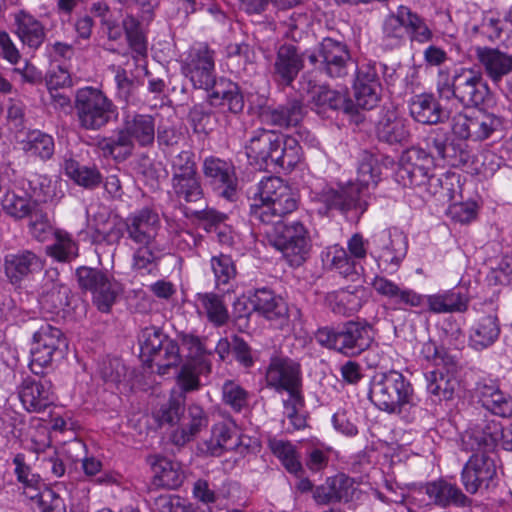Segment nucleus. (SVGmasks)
<instances>
[{
	"mask_svg": "<svg viewBox=\"0 0 512 512\" xmlns=\"http://www.w3.org/2000/svg\"><path fill=\"white\" fill-rule=\"evenodd\" d=\"M379 159L368 152L361 155L357 170V181L347 184L325 185L313 192V200L323 205L319 213L338 210L342 213L355 210L363 213L367 207V191L380 181Z\"/></svg>",
	"mask_w": 512,
	"mask_h": 512,
	"instance_id": "nucleus-1",
	"label": "nucleus"
},
{
	"mask_svg": "<svg viewBox=\"0 0 512 512\" xmlns=\"http://www.w3.org/2000/svg\"><path fill=\"white\" fill-rule=\"evenodd\" d=\"M369 399L379 410L406 422L415 418L418 398L411 382L399 371L375 373L370 381Z\"/></svg>",
	"mask_w": 512,
	"mask_h": 512,
	"instance_id": "nucleus-2",
	"label": "nucleus"
},
{
	"mask_svg": "<svg viewBox=\"0 0 512 512\" xmlns=\"http://www.w3.org/2000/svg\"><path fill=\"white\" fill-rule=\"evenodd\" d=\"M245 152L250 163L259 169L273 165L289 170L301 159V149L294 137H284L266 129L253 132Z\"/></svg>",
	"mask_w": 512,
	"mask_h": 512,
	"instance_id": "nucleus-3",
	"label": "nucleus"
},
{
	"mask_svg": "<svg viewBox=\"0 0 512 512\" xmlns=\"http://www.w3.org/2000/svg\"><path fill=\"white\" fill-rule=\"evenodd\" d=\"M249 214L252 221L265 225L276 222L297 208V198L291 188L279 177L263 178L249 196Z\"/></svg>",
	"mask_w": 512,
	"mask_h": 512,
	"instance_id": "nucleus-4",
	"label": "nucleus"
},
{
	"mask_svg": "<svg viewBox=\"0 0 512 512\" xmlns=\"http://www.w3.org/2000/svg\"><path fill=\"white\" fill-rule=\"evenodd\" d=\"M249 214L252 221L265 225L276 222L297 208V198L291 188L279 177L263 178L249 196Z\"/></svg>",
	"mask_w": 512,
	"mask_h": 512,
	"instance_id": "nucleus-5",
	"label": "nucleus"
},
{
	"mask_svg": "<svg viewBox=\"0 0 512 512\" xmlns=\"http://www.w3.org/2000/svg\"><path fill=\"white\" fill-rule=\"evenodd\" d=\"M436 90L441 99H454L465 107H473L484 102L489 89L479 70L457 67L451 71L448 67H440Z\"/></svg>",
	"mask_w": 512,
	"mask_h": 512,
	"instance_id": "nucleus-6",
	"label": "nucleus"
},
{
	"mask_svg": "<svg viewBox=\"0 0 512 512\" xmlns=\"http://www.w3.org/2000/svg\"><path fill=\"white\" fill-rule=\"evenodd\" d=\"M433 36L426 20L405 5H399L395 11H390L381 24V43L390 50L403 46L407 37L412 42L425 44Z\"/></svg>",
	"mask_w": 512,
	"mask_h": 512,
	"instance_id": "nucleus-7",
	"label": "nucleus"
},
{
	"mask_svg": "<svg viewBox=\"0 0 512 512\" xmlns=\"http://www.w3.org/2000/svg\"><path fill=\"white\" fill-rule=\"evenodd\" d=\"M265 232L271 244L279 250L292 267H299L310 257L313 241L310 230L301 221L270 222Z\"/></svg>",
	"mask_w": 512,
	"mask_h": 512,
	"instance_id": "nucleus-8",
	"label": "nucleus"
},
{
	"mask_svg": "<svg viewBox=\"0 0 512 512\" xmlns=\"http://www.w3.org/2000/svg\"><path fill=\"white\" fill-rule=\"evenodd\" d=\"M74 108L79 126L89 131L102 129L118 115L113 101L101 89L93 86L76 91Z\"/></svg>",
	"mask_w": 512,
	"mask_h": 512,
	"instance_id": "nucleus-9",
	"label": "nucleus"
},
{
	"mask_svg": "<svg viewBox=\"0 0 512 512\" xmlns=\"http://www.w3.org/2000/svg\"><path fill=\"white\" fill-rule=\"evenodd\" d=\"M421 353L437 367L425 374L428 393L435 397V401L450 400L459 385L454 374L456 370L454 357L431 341L423 344Z\"/></svg>",
	"mask_w": 512,
	"mask_h": 512,
	"instance_id": "nucleus-10",
	"label": "nucleus"
},
{
	"mask_svg": "<svg viewBox=\"0 0 512 512\" xmlns=\"http://www.w3.org/2000/svg\"><path fill=\"white\" fill-rule=\"evenodd\" d=\"M317 339L330 349L346 356H355L370 347L374 332L368 323L349 321L338 329H320Z\"/></svg>",
	"mask_w": 512,
	"mask_h": 512,
	"instance_id": "nucleus-11",
	"label": "nucleus"
},
{
	"mask_svg": "<svg viewBox=\"0 0 512 512\" xmlns=\"http://www.w3.org/2000/svg\"><path fill=\"white\" fill-rule=\"evenodd\" d=\"M155 140V121L151 115L126 112L123 116L122 128L117 137L105 141L102 149L113 155L117 147H124L130 152L134 144L148 147Z\"/></svg>",
	"mask_w": 512,
	"mask_h": 512,
	"instance_id": "nucleus-12",
	"label": "nucleus"
},
{
	"mask_svg": "<svg viewBox=\"0 0 512 512\" xmlns=\"http://www.w3.org/2000/svg\"><path fill=\"white\" fill-rule=\"evenodd\" d=\"M265 385L278 394L288 397L302 394V368L299 362L282 354H273L264 372Z\"/></svg>",
	"mask_w": 512,
	"mask_h": 512,
	"instance_id": "nucleus-13",
	"label": "nucleus"
},
{
	"mask_svg": "<svg viewBox=\"0 0 512 512\" xmlns=\"http://www.w3.org/2000/svg\"><path fill=\"white\" fill-rule=\"evenodd\" d=\"M77 276L81 288L92 293L97 308L102 312H109L122 291L120 283L101 270L87 267L79 268Z\"/></svg>",
	"mask_w": 512,
	"mask_h": 512,
	"instance_id": "nucleus-14",
	"label": "nucleus"
},
{
	"mask_svg": "<svg viewBox=\"0 0 512 512\" xmlns=\"http://www.w3.org/2000/svg\"><path fill=\"white\" fill-rule=\"evenodd\" d=\"M502 124V119L497 115L475 110L469 114L459 113L453 116L452 131L461 139L483 141L498 131Z\"/></svg>",
	"mask_w": 512,
	"mask_h": 512,
	"instance_id": "nucleus-15",
	"label": "nucleus"
},
{
	"mask_svg": "<svg viewBox=\"0 0 512 512\" xmlns=\"http://www.w3.org/2000/svg\"><path fill=\"white\" fill-rule=\"evenodd\" d=\"M433 167V156L425 150L411 147L405 150L395 171V181L403 187H417L427 183Z\"/></svg>",
	"mask_w": 512,
	"mask_h": 512,
	"instance_id": "nucleus-16",
	"label": "nucleus"
},
{
	"mask_svg": "<svg viewBox=\"0 0 512 512\" xmlns=\"http://www.w3.org/2000/svg\"><path fill=\"white\" fill-rule=\"evenodd\" d=\"M66 339L59 328L43 324L33 335L30 350V369L34 374L42 373L43 368L52 363L54 355L66 347Z\"/></svg>",
	"mask_w": 512,
	"mask_h": 512,
	"instance_id": "nucleus-17",
	"label": "nucleus"
},
{
	"mask_svg": "<svg viewBox=\"0 0 512 512\" xmlns=\"http://www.w3.org/2000/svg\"><path fill=\"white\" fill-rule=\"evenodd\" d=\"M496 478L495 460L487 453L472 454L461 473L462 484L470 494L489 489L495 484Z\"/></svg>",
	"mask_w": 512,
	"mask_h": 512,
	"instance_id": "nucleus-18",
	"label": "nucleus"
},
{
	"mask_svg": "<svg viewBox=\"0 0 512 512\" xmlns=\"http://www.w3.org/2000/svg\"><path fill=\"white\" fill-rule=\"evenodd\" d=\"M412 499L420 506L435 505L446 508L450 505L466 506L469 499L460 488L446 480L428 482L413 492Z\"/></svg>",
	"mask_w": 512,
	"mask_h": 512,
	"instance_id": "nucleus-19",
	"label": "nucleus"
},
{
	"mask_svg": "<svg viewBox=\"0 0 512 512\" xmlns=\"http://www.w3.org/2000/svg\"><path fill=\"white\" fill-rule=\"evenodd\" d=\"M300 90L307 93L311 109L319 115H324L328 110L343 109L347 111L350 108L345 93L330 89L325 85H319L312 73L302 76Z\"/></svg>",
	"mask_w": 512,
	"mask_h": 512,
	"instance_id": "nucleus-20",
	"label": "nucleus"
},
{
	"mask_svg": "<svg viewBox=\"0 0 512 512\" xmlns=\"http://www.w3.org/2000/svg\"><path fill=\"white\" fill-rule=\"evenodd\" d=\"M124 228L126 240L132 245L151 244L158 242L161 220L156 211L145 207L128 214L124 219Z\"/></svg>",
	"mask_w": 512,
	"mask_h": 512,
	"instance_id": "nucleus-21",
	"label": "nucleus"
},
{
	"mask_svg": "<svg viewBox=\"0 0 512 512\" xmlns=\"http://www.w3.org/2000/svg\"><path fill=\"white\" fill-rule=\"evenodd\" d=\"M311 64L320 63L330 77H343L348 73V64L351 59L349 50L341 41L324 38L316 52L308 57Z\"/></svg>",
	"mask_w": 512,
	"mask_h": 512,
	"instance_id": "nucleus-22",
	"label": "nucleus"
},
{
	"mask_svg": "<svg viewBox=\"0 0 512 512\" xmlns=\"http://www.w3.org/2000/svg\"><path fill=\"white\" fill-rule=\"evenodd\" d=\"M386 70L382 63H366L358 68L354 83V96L356 105L363 109H373L380 100L381 85L379 83V70Z\"/></svg>",
	"mask_w": 512,
	"mask_h": 512,
	"instance_id": "nucleus-23",
	"label": "nucleus"
},
{
	"mask_svg": "<svg viewBox=\"0 0 512 512\" xmlns=\"http://www.w3.org/2000/svg\"><path fill=\"white\" fill-rule=\"evenodd\" d=\"M374 242L379 248V266L393 273L397 270L407 253V241L402 232L397 229H385L374 236Z\"/></svg>",
	"mask_w": 512,
	"mask_h": 512,
	"instance_id": "nucleus-24",
	"label": "nucleus"
},
{
	"mask_svg": "<svg viewBox=\"0 0 512 512\" xmlns=\"http://www.w3.org/2000/svg\"><path fill=\"white\" fill-rule=\"evenodd\" d=\"M44 268L42 257L30 250L9 253L4 259L5 275L12 285L20 286L30 281Z\"/></svg>",
	"mask_w": 512,
	"mask_h": 512,
	"instance_id": "nucleus-25",
	"label": "nucleus"
},
{
	"mask_svg": "<svg viewBox=\"0 0 512 512\" xmlns=\"http://www.w3.org/2000/svg\"><path fill=\"white\" fill-rule=\"evenodd\" d=\"M499 422L481 420L470 424L461 436V448L467 452L489 454L498 444Z\"/></svg>",
	"mask_w": 512,
	"mask_h": 512,
	"instance_id": "nucleus-26",
	"label": "nucleus"
},
{
	"mask_svg": "<svg viewBox=\"0 0 512 512\" xmlns=\"http://www.w3.org/2000/svg\"><path fill=\"white\" fill-rule=\"evenodd\" d=\"M204 176L219 194L227 200H234L237 177L232 163L216 157H208L203 163Z\"/></svg>",
	"mask_w": 512,
	"mask_h": 512,
	"instance_id": "nucleus-27",
	"label": "nucleus"
},
{
	"mask_svg": "<svg viewBox=\"0 0 512 512\" xmlns=\"http://www.w3.org/2000/svg\"><path fill=\"white\" fill-rule=\"evenodd\" d=\"M19 399L28 412L40 413L55 401L53 386L48 379L26 378L18 387Z\"/></svg>",
	"mask_w": 512,
	"mask_h": 512,
	"instance_id": "nucleus-28",
	"label": "nucleus"
},
{
	"mask_svg": "<svg viewBox=\"0 0 512 512\" xmlns=\"http://www.w3.org/2000/svg\"><path fill=\"white\" fill-rule=\"evenodd\" d=\"M304 67L303 55L292 44L281 45L272 65L273 80L282 86H290Z\"/></svg>",
	"mask_w": 512,
	"mask_h": 512,
	"instance_id": "nucleus-29",
	"label": "nucleus"
},
{
	"mask_svg": "<svg viewBox=\"0 0 512 512\" xmlns=\"http://www.w3.org/2000/svg\"><path fill=\"white\" fill-rule=\"evenodd\" d=\"M475 394L482 406L490 413L503 417H512V396L502 391L498 384L490 379L476 383Z\"/></svg>",
	"mask_w": 512,
	"mask_h": 512,
	"instance_id": "nucleus-30",
	"label": "nucleus"
},
{
	"mask_svg": "<svg viewBox=\"0 0 512 512\" xmlns=\"http://www.w3.org/2000/svg\"><path fill=\"white\" fill-rule=\"evenodd\" d=\"M371 285L378 294L391 299L398 306V309L421 308L426 304V295L419 294L409 288L400 287L383 276H375Z\"/></svg>",
	"mask_w": 512,
	"mask_h": 512,
	"instance_id": "nucleus-31",
	"label": "nucleus"
},
{
	"mask_svg": "<svg viewBox=\"0 0 512 512\" xmlns=\"http://www.w3.org/2000/svg\"><path fill=\"white\" fill-rule=\"evenodd\" d=\"M206 92L207 100L213 107H219L232 113H239L244 108V99L239 87L230 79L217 78Z\"/></svg>",
	"mask_w": 512,
	"mask_h": 512,
	"instance_id": "nucleus-32",
	"label": "nucleus"
},
{
	"mask_svg": "<svg viewBox=\"0 0 512 512\" xmlns=\"http://www.w3.org/2000/svg\"><path fill=\"white\" fill-rule=\"evenodd\" d=\"M475 53L485 75L493 84H499L512 73V54L490 47H477Z\"/></svg>",
	"mask_w": 512,
	"mask_h": 512,
	"instance_id": "nucleus-33",
	"label": "nucleus"
},
{
	"mask_svg": "<svg viewBox=\"0 0 512 512\" xmlns=\"http://www.w3.org/2000/svg\"><path fill=\"white\" fill-rule=\"evenodd\" d=\"M241 443L236 424L231 419H226L213 424L210 438L205 441V447L210 455L221 456L226 451L239 449Z\"/></svg>",
	"mask_w": 512,
	"mask_h": 512,
	"instance_id": "nucleus-34",
	"label": "nucleus"
},
{
	"mask_svg": "<svg viewBox=\"0 0 512 512\" xmlns=\"http://www.w3.org/2000/svg\"><path fill=\"white\" fill-rule=\"evenodd\" d=\"M70 289L59 279L57 270H48L40 287V303L52 312L63 310L69 305Z\"/></svg>",
	"mask_w": 512,
	"mask_h": 512,
	"instance_id": "nucleus-35",
	"label": "nucleus"
},
{
	"mask_svg": "<svg viewBox=\"0 0 512 512\" xmlns=\"http://www.w3.org/2000/svg\"><path fill=\"white\" fill-rule=\"evenodd\" d=\"M153 471V483L157 487L176 489L184 481V472L179 462L161 455L148 458Z\"/></svg>",
	"mask_w": 512,
	"mask_h": 512,
	"instance_id": "nucleus-36",
	"label": "nucleus"
},
{
	"mask_svg": "<svg viewBox=\"0 0 512 512\" xmlns=\"http://www.w3.org/2000/svg\"><path fill=\"white\" fill-rule=\"evenodd\" d=\"M253 310L269 321L284 323L288 319V306L284 299L266 288L258 289L250 298Z\"/></svg>",
	"mask_w": 512,
	"mask_h": 512,
	"instance_id": "nucleus-37",
	"label": "nucleus"
},
{
	"mask_svg": "<svg viewBox=\"0 0 512 512\" xmlns=\"http://www.w3.org/2000/svg\"><path fill=\"white\" fill-rule=\"evenodd\" d=\"M376 133L380 141L388 144H404L410 138L407 120L393 109L383 113L377 124Z\"/></svg>",
	"mask_w": 512,
	"mask_h": 512,
	"instance_id": "nucleus-38",
	"label": "nucleus"
},
{
	"mask_svg": "<svg viewBox=\"0 0 512 512\" xmlns=\"http://www.w3.org/2000/svg\"><path fill=\"white\" fill-rule=\"evenodd\" d=\"M411 117L422 124H437L450 117V112L442 109L431 94H419L409 100Z\"/></svg>",
	"mask_w": 512,
	"mask_h": 512,
	"instance_id": "nucleus-39",
	"label": "nucleus"
},
{
	"mask_svg": "<svg viewBox=\"0 0 512 512\" xmlns=\"http://www.w3.org/2000/svg\"><path fill=\"white\" fill-rule=\"evenodd\" d=\"M365 289L361 286L347 287L327 293L326 305L339 315H352L364 303Z\"/></svg>",
	"mask_w": 512,
	"mask_h": 512,
	"instance_id": "nucleus-40",
	"label": "nucleus"
},
{
	"mask_svg": "<svg viewBox=\"0 0 512 512\" xmlns=\"http://www.w3.org/2000/svg\"><path fill=\"white\" fill-rule=\"evenodd\" d=\"M194 301L197 313L214 326L221 327L228 322L229 312L220 295L214 292L197 293Z\"/></svg>",
	"mask_w": 512,
	"mask_h": 512,
	"instance_id": "nucleus-41",
	"label": "nucleus"
},
{
	"mask_svg": "<svg viewBox=\"0 0 512 512\" xmlns=\"http://www.w3.org/2000/svg\"><path fill=\"white\" fill-rule=\"evenodd\" d=\"M208 425V417L204 409L191 404L183 416L181 427L172 434V441L179 446L191 441L203 428Z\"/></svg>",
	"mask_w": 512,
	"mask_h": 512,
	"instance_id": "nucleus-42",
	"label": "nucleus"
},
{
	"mask_svg": "<svg viewBox=\"0 0 512 512\" xmlns=\"http://www.w3.org/2000/svg\"><path fill=\"white\" fill-rule=\"evenodd\" d=\"M89 216V210H87ZM87 226L93 231L92 238L95 242H106L107 244L119 243L120 239L126 235L124 222L120 223L110 220L107 213H98L93 219L88 217Z\"/></svg>",
	"mask_w": 512,
	"mask_h": 512,
	"instance_id": "nucleus-43",
	"label": "nucleus"
},
{
	"mask_svg": "<svg viewBox=\"0 0 512 512\" xmlns=\"http://www.w3.org/2000/svg\"><path fill=\"white\" fill-rule=\"evenodd\" d=\"M500 335V325L495 315H486L478 319L471 327L469 334L470 346L484 350L493 345Z\"/></svg>",
	"mask_w": 512,
	"mask_h": 512,
	"instance_id": "nucleus-44",
	"label": "nucleus"
},
{
	"mask_svg": "<svg viewBox=\"0 0 512 512\" xmlns=\"http://www.w3.org/2000/svg\"><path fill=\"white\" fill-rule=\"evenodd\" d=\"M468 303V297L456 290H446L426 295V304L429 311L436 314L464 312L468 308Z\"/></svg>",
	"mask_w": 512,
	"mask_h": 512,
	"instance_id": "nucleus-45",
	"label": "nucleus"
},
{
	"mask_svg": "<svg viewBox=\"0 0 512 512\" xmlns=\"http://www.w3.org/2000/svg\"><path fill=\"white\" fill-rule=\"evenodd\" d=\"M62 167L71 180L86 189H94L102 182V176L96 167L81 165L71 153L64 155Z\"/></svg>",
	"mask_w": 512,
	"mask_h": 512,
	"instance_id": "nucleus-46",
	"label": "nucleus"
},
{
	"mask_svg": "<svg viewBox=\"0 0 512 512\" xmlns=\"http://www.w3.org/2000/svg\"><path fill=\"white\" fill-rule=\"evenodd\" d=\"M16 34L23 44L32 49L41 46L45 39V30L43 25L34 16L20 11L15 15Z\"/></svg>",
	"mask_w": 512,
	"mask_h": 512,
	"instance_id": "nucleus-47",
	"label": "nucleus"
},
{
	"mask_svg": "<svg viewBox=\"0 0 512 512\" xmlns=\"http://www.w3.org/2000/svg\"><path fill=\"white\" fill-rule=\"evenodd\" d=\"M211 372V362L208 359H193L186 361L177 374V384L187 393L197 391L201 387L200 376Z\"/></svg>",
	"mask_w": 512,
	"mask_h": 512,
	"instance_id": "nucleus-48",
	"label": "nucleus"
},
{
	"mask_svg": "<svg viewBox=\"0 0 512 512\" xmlns=\"http://www.w3.org/2000/svg\"><path fill=\"white\" fill-rule=\"evenodd\" d=\"M19 144L28 156L42 161H47L54 155L55 143L53 137L40 130L29 131Z\"/></svg>",
	"mask_w": 512,
	"mask_h": 512,
	"instance_id": "nucleus-49",
	"label": "nucleus"
},
{
	"mask_svg": "<svg viewBox=\"0 0 512 512\" xmlns=\"http://www.w3.org/2000/svg\"><path fill=\"white\" fill-rule=\"evenodd\" d=\"M132 268L138 273L152 274L157 270L158 263L164 255V249L158 242L134 245Z\"/></svg>",
	"mask_w": 512,
	"mask_h": 512,
	"instance_id": "nucleus-50",
	"label": "nucleus"
},
{
	"mask_svg": "<svg viewBox=\"0 0 512 512\" xmlns=\"http://www.w3.org/2000/svg\"><path fill=\"white\" fill-rule=\"evenodd\" d=\"M306 109L298 99L288 100L286 103L269 111V120L279 127H296L304 119Z\"/></svg>",
	"mask_w": 512,
	"mask_h": 512,
	"instance_id": "nucleus-51",
	"label": "nucleus"
},
{
	"mask_svg": "<svg viewBox=\"0 0 512 512\" xmlns=\"http://www.w3.org/2000/svg\"><path fill=\"white\" fill-rule=\"evenodd\" d=\"M323 265L330 270H335L344 277L357 274L354 262L349 258L348 252L340 245H332L321 253Z\"/></svg>",
	"mask_w": 512,
	"mask_h": 512,
	"instance_id": "nucleus-52",
	"label": "nucleus"
},
{
	"mask_svg": "<svg viewBox=\"0 0 512 512\" xmlns=\"http://www.w3.org/2000/svg\"><path fill=\"white\" fill-rule=\"evenodd\" d=\"M54 242L46 247V253L59 262H70L78 256L79 246L72 235L64 230H56Z\"/></svg>",
	"mask_w": 512,
	"mask_h": 512,
	"instance_id": "nucleus-53",
	"label": "nucleus"
},
{
	"mask_svg": "<svg viewBox=\"0 0 512 512\" xmlns=\"http://www.w3.org/2000/svg\"><path fill=\"white\" fill-rule=\"evenodd\" d=\"M268 446L289 473L297 475L302 471L299 454L291 442L273 438Z\"/></svg>",
	"mask_w": 512,
	"mask_h": 512,
	"instance_id": "nucleus-54",
	"label": "nucleus"
},
{
	"mask_svg": "<svg viewBox=\"0 0 512 512\" xmlns=\"http://www.w3.org/2000/svg\"><path fill=\"white\" fill-rule=\"evenodd\" d=\"M200 67H215V51L206 43H195L187 51L182 60V71L193 70Z\"/></svg>",
	"mask_w": 512,
	"mask_h": 512,
	"instance_id": "nucleus-55",
	"label": "nucleus"
},
{
	"mask_svg": "<svg viewBox=\"0 0 512 512\" xmlns=\"http://www.w3.org/2000/svg\"><path fill=\"white\" fill-rule=\"evenodd\" d=\"M210 268L214 275L215 287L222 289L235 279L237 271L234 261L229 255L220 253L210 259Z\"/></svg>",
	"mask_w": 512,
	"mask_h": 512,
	"instance_id": "nucleus-56",
	"label": "nucleus"
},
{
	"mask_svg": "<svg viewBox=\"0 0 512 512\" xmlns=\"http://www.w3.org/2000/svg\"><path fill=\"white\" fill-rule=\"evenodd\" d=\"M222 402L234 412H241L249 404V392L234 380L224 381L222 388Z\"/></svg>",
	"mask_w": 512,
	"mask_h": 512,
	"instance_id": "nucleus-57",
	"label": "nucleus"
},
{
	"mask_svg": "<svg viewBox=\"0 0 512 512\" xmlns=\"http://www.w3.org/2000/svg\"><path fill=\"white\" fill-rule=\"evenodd\" d=\"M171 183L173 193L179 200H184L185 202H197L203 197V190L198 174L189 177L171 179Z\"/></svg>",
	"mask_w": 512,
	"mask_h": 512,
	"instance_id": "nucleus-58",
	"label": "nucleus"
},
{
	"mask_svg": "<svg viewBox=\"0 0 512 512\" xmlns=\"http://www.w3.org/2000/svg\"><path fill=\"white\" fill-rule=\"evenodd\" d=\"M152 361L157 365L159 374H166L169 368L177 367L181 361L178 344L166 339L162 347L153 354Z\"/></svg>",
	"mask_w": 512,
	"mask_h": 512,
	"instance_id": "nucleus-59",
	"label": "nucleus"
},
{
	"mask_svg": "<svg viewBox=\"0 0 512 512\" xmlns=\"http://www.w3.org/2000/svg\"><path fill=\"white\" fill-rule=\"evenodd\" d=\"M3 210L15 219H22L30 216L34 208V204L26 196L17 195L15 192H7L2 199Z\"/></svg>",
	"mask_w": 512,
	"mask_h": 512,
	"instance_id": "nucleus-60",
	"label": "nucleus"
},
{
	"mask_svg": "<svg viewBox=\"0 0 512 512\" xmlns=\"http://www.w3.org/2000/svg\"><path fill=\"white\" fill-rule=\"evenodd\" d=\"M26 495L36 501L39 512H66L63 499L50 488L38 490L35 493L26 492Z\"/></svg>",
	"mask_w": 512,
	"mask_h": 512,
	"instance_id": "nucleus-61",
	"label": "nucleus"
},
{
	"mask_svg": "<svg viewBox=\"0 0 512 512\" xmlns=\"http://www.w3.org/2000/svg\"><path fill=\"white\" fill-rule=\"evenodd\" d=\"M15 465L14 473L19 483L23 485L26 492L35 493L39 490L40 477L32 473L31 468L25 463L23 454H17L13 459Z\"/></svg>",
	"mask_w": 512,
	"mask_h": 512,
	"instance_id": "nucleus-62",
	"label": "nucleus"
},
{
	"mask_svg": "<svg viewBox=\"0 0 512 512\" xmlns=\"http://www.w3.org/2000/svg\"><path fill=\"white\" fill-rule=\"evenodd\" d=\"M194 158V153L189 150L181 151L176 156H174L171 162V179L197 175V168Z\"/></svg>",
	"mask_w": 512,
	"mask_h": 512,
	"instance_id": "nucleus-63",
	"label": "nucleus"
},
{
	"mask_svg": "<svg viewBox=\"0 0 512 512\" xmlns=\"http://www.w3.org/2000/svg\"><path fill=\"white\" fill-rule=\"evenodd\" d=\"M166 339L159 329L155 327L144 328L139 336L142 354L152 357L162 347Z\"/></svg>",
	"mask_w": 512,
	"mask_h": 512,
	"instance_id": "nucleus-64",
	"label": "nucleus"
}]
</instances>
